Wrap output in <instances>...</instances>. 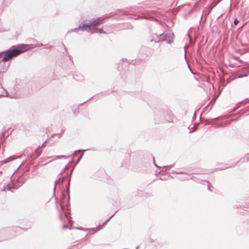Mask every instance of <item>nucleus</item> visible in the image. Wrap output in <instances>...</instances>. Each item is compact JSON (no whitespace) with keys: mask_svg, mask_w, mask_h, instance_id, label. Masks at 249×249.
<instances>
[{"mask_svg":"<svg viewBox=\"0 0 249 249\" xmlns=\"http://www.w3.org/2000/svg\"><path fill=\"white\" fill-rule=\"evenodd\" d=\"M238 20L237 19H235L234 20V23L235 25H237V23H238Z\"/></svg>","mask_w":249,"mask_h":249,"instance_id":"423d86ee","label":"nucleus"},{"mask_svg":"<svg viewBox=\"0 0 249 249\" xmlns=\"http://www.w3.org/2000/svg\"><path fill=\"white\" fill-rule=\"evenodd\" d=\"M169 37L172 39L173 37V34L172 33H169L168 34Z\"/></svg>","mask_w":249,"mask_h":249,"instance_id":"39448f33","label":"nucleus"},{"mask_svg":"<svg viewBox=\"0 0 249 249\" xmlns=\"http://www.w3.org/2000/svg\"><path fill=\"white\" fill-rule=\"evenodd\" d=\"M103 19L101 18H98L95 19H93L90 23V25L92 26H97L102 23Z\"/></svg>","mask_w":249,"mask_h":249,"instance_id":"f03ea898","label":"nucleus"},{"mask_svg":"<svg viewBox=\"0 0 249 249\" xmlns=\"http://www.w3.org/2000/svg\"><path fill=\"white\" fill-rule=\"evenodd\" d=\"M243 76H240L239 77H242Z\"/></svg>","mask_w":249,"mask_h":249,"instance_id":"6e6552de","label":"nucleus"},{"mask_svg":"<svg viewBox=\"0 0 249 249\" xmlns=\"http://www.w3.org/2000/svg\"><path fill=\"white\" fill-rule=\"evenodd\" d=\"M90 28V24H83L79 26V29L82 31H89Z\"/></svg>","mask_w":249,"mask_h":249,"instance_id":"7ed1b4c3","label":"nucleus"},{"mask_svg":"<svg viewBox=\"0 0 249 249\" xmlns=\"http://www.w3.org/2000/svg\"><path fill=\"white\" fill-rule=\"evenodd\" d=\"M22 52V51L18 49H14L0 52V62L1 61L7 62L11 60L13 57L21 53Z\"/></svg>","mask_w":249,"mask_h":249,"instance_id":"f257e3e1","label":"nucleus"},{"mask_svg":"<svg viewBox=\"0 0 249 249\" xmlns=\"http://www.w3.org/2000/svg\"><path fill=\"white\" fill-rule=\"evenodd\" d=\"M95 32H96V33H104L103 31H102V29H96V31Z\"/></svg>","mask_w":249,"mask_h":249,"instance_id":"20e7f679","label":"nucleus"},{"mask_svg":"<svg viewBox=\"0 0 249 249\" xmlns=\"http://www.w3.org/2000/svg\"><path fill=\"white\" fill-rule=\"evenodd\" d=\"M19 50H20V49H19ZM21 51H22V52H21V53H22V52H23L24 51H26V49H24V50H21Z\"/></svg>","mask_w":249,"mask_h":249,"instance_id":"0eeeda50","label":"nucleus"}]
</instances>
